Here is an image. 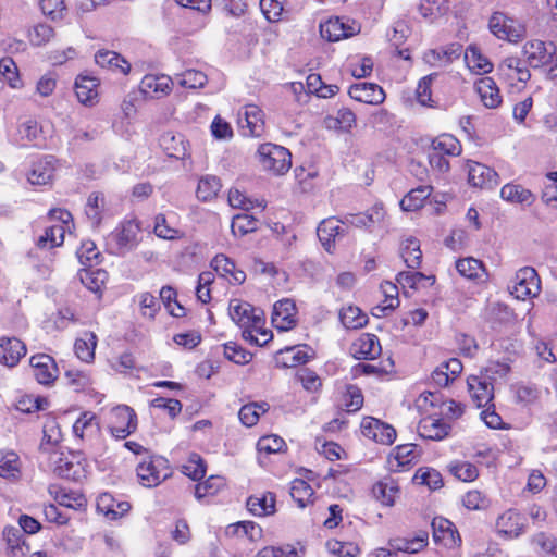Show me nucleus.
Segmentation results:
<instances>
[{
	"label": "nucleus",
	"mask_w": 557,
	"mask_h": 557,
	"mask_svg": "<svg viewBox=\"0 0 557 557\" xmlns=\"http://www.w3.org/2000/svg\"><path fill=\"white\" fill-rule=\"evenodd\" d=\"M500 74L510 79L525 83L530 79L531 74L524 62L517 57L505 58L498 66Z\"/></svg>",
	"instance_id": "nucleus-33"
},
{
	"label": "nucleus",
	"mask_w": 557,
	"mask_h": 557,
	"mask_svg": "<svg viewBox=\"0 0 557 557\" xmlns=\"http://www.w3.org/2000/svg\"><path fill=\"white\" fill-rule=\"evenodd\" d=\"M65 226L63 224H53L45 230V233L38 237L37 246L42 249H52L59 247L64 242Z\"/></svg>",
	"instance_id": "nucleus-52"
},
{
	"label": "nucleus",
	"mask_w": 557,
	"mask_h": 557,
	"mask_svg": "<svg viewBox=\"0 0 557 557\" xmlns=\"http://www.w3.org/2000/svg\"><path fill=\"white\" fill-rule=\"evenodd\" d=\"M72 432L74 437L82 442L91 444L97 441L101 430L96 413L91 411L82 412L73 423Z\"/></svg>",
	"instance_id": "nucleus-13"
},
{
	"label": "nucleus",
	"mask_w": 557,
	"mask_h": 557,
	"mask_svg": "<svg viewBox=\"0 0 557 557\" xmlns=\"http://www.w3.org/2000/svg\"><path fill=\"white\" fill-rule=\"evenodd\" d=\"M432 529L434 541L447 548L456 547L461 542L454 523L443 517H436L433 519Z\"/></svg>",
	"instance_id": "nucleus-23"
},
{
	"label": "nucleus",
	"mask_w": 557,
	"mask_h": 557,
	"mask_svg": "<svg viewBox=\"0 0 557 557\" xmlns=\"http://www.w3.org/2000/svg\"><path fill=\"white\" fill-rule=\"evenodd\" d=\"M385 211L382 205L373 206L366 213L352 214L345 218V222L356 227H371L384 220Z\"/></svg>",
	"instance_id": "nucleus-43"
},
{
	"label": "nucleus",
	"mask_w": 557,
	"mask_h": 557,
	"mask_svg": "<svg viewBox=\"0 0 557 557\" xmlns=\"http://www.w3.org/2000/svg\"><path fill=\"white\" fill-rule=\"evenodd\" d=\"M428 544V533L421 532L412 539L397 537L389 541L393 550L416 554L422 550Z\"/></svg>",
	"instance_id": "nucleus-45"
},
{
	"label": "nucleus",
	"mask_w": 557,
	"mask_h": 557,
	"mask_svg": "<svg viewBox=\"0 0 557 557\" xmlns=\"http://www.w3.org/2000/svg\"><path fill=\"white\" fill-rule=\"evenodd\" d=\"M108 429L116 440H124L137 429V416L126 406L119 405L109 411Z\"/></svg>",
	"instance_id": "nucleus-7"
},
{
	"label": "nucleus",
	"mask_w": 557,
	"mask_h": 557,
	"mask_svg": "<svg viewBox=\"0 0 557 557\" xmlns=\"http://www.w3.org/2000/svg\"><path fill=\"white\" fill-rule=\"evenodd\" d=\"M41 133L38 122L27 119L18 123L15 133L12 135L13 141L18 146H27L36 141Z\"/></svg>",
	"instance_id": "nucleus-41"
},
{
	"label": "nucleus",
	"mask_w": 557,
	"mask_h": 557,
	"mask_svg": "<svg viewBox=\"0 0 557 557\" xmlns=\"http://www.w3.org/2000/svg\"><path fill=\"white\" fill-rule=\"evenodd\" d=\"M413 481L417 484L425 485L433 491L441 488L444 484L440 471L430 467L419 468L413 476Z\"/></svg>",
	"instance_id": "nucleus-61"
},
{
	"label": "nucleus",
	"mask_w": 557,
	"mask_h": 557,
	"mask_svg": "<svg viewBox=\"0 0 557 557\" xmlns=\"http://www.w3.org/2000/svg\"><path fill=\"white\" fill-rule=\"evenodd\" d=\"M62 441V432L58 421L53 418L46 420L42 429V438L39 445L41 458L47 459L49 456L59 451Z\"/></svg>",
	"instance_id": "nucleus-20"
},
{
	"label": "nucleus",
	"mask_w": 557,
	"mask_h": 557,
	"mask_svg": "<svg viewBox=\"0 0 557 557\" xmlns=\"http://www.w3.org/2000/svg\"><path fill=\"white\" fill-rule=\"evenodd\" d=\"M523 55L531 67L541 70L550 78L557 77V47L552 42L530 40L523 46Z\"/></svg>",
	"instance_id": "nucleus-1"
},
{
	"label": "nucleus",
	"mask_w": 557,
	"mask_h": 557,
	"mask_svg": "<svg viewBox=\"0 0 557 557\" xmlns=\"http://www.w3.org/2000/svg\"><path fill=\"white\" fill-rule=\"evenodd\" d=\"M515 401L522 406L535 404L541 397L540 388L531 383H517L511 386Z\"/></svg>",
	"instance_id": "nucleus-49"
},
{
	"label": "nucleus",
	"mask_w": 557,
	"mask_h": 557,
	"mask_svg": "<svg viewBox=\"0 0 557 557\" xmlns=\"http://www.w3.org/2000/svg\"><path fill=\"white\" fill-rule=\"evenodd\" d=\"M467 67L474 74L482 75L493 71V63L485 57L476 46H469L465 51Z\"/></svg>",
	"instance_id": "nucleus-37"
},
{
	"label": "nucleus",
	"mask_w": 557,
	"mask_h": 557,
	"mask_svg": "<svg viewBox=\"0 0 557 557\" xmlns=\"http://www.w3.org/2000/svg\"><path fill=\"white\" fill-rule=\"evenodd\" d=\"M349 96L367 104L377 106L384 102L385 92L381 86L375 83L361 82L350 86Z\"/></svg>",
	"instance_id": "nucleus-22"
},
{
	"label": "nucleus",
	"mask_w": 557,
	"mask_h": 557,
	"mask_svg": "<svg viewBox=\"0 0 557 557\" xmlns=\"http://www.w3.org/2000/svg\"><path fill=\"white\" fill-rule=\"evenodd\" d=\"M238 124L246 136L259 137L264 131V114L256 104H247L238 112Z\"/></svg>",
	"instance_id": "nucleus-14"
},
{
	"label": "nucleus",
	"mask_w": 557,
	"mask_h": 557,
	"mask_svg": "<svg viewBox=\"0 0 557 557\" xmlns=\"http://www.w3.org/2000/svg\"><path fill=\"white\" fill-rule=\"evenodd\" d=\"M172 79L166 75H146L139 85L147 98H160L171 91Z\"/></svg>",
	"instance_id": "nucleus-29"
},
{
	"label": "nucleus",
	"mask_w": 557,
	"mask_h": 557,
	"mask_svg": "<svg viewBox=\"0 0 557 557\" xmlns=\"http://www.w3.org/2000/svg\"><path fill=\"white\" fill-rule=\"evenodd\" d=\"M372 494L382 505L392 507L399 495L398 483L392 478H384L373 485Z\"/></svg>",
	"instance_id": "nucleus-36"
},
{
	"label": "nucleus",
	"mask_w": 557,
	"mask_h": 557,
	"mask_svg": "<svg viewBox=\"0 0 557 557\" xmlns=\"http://www.w3.org/2000/svg\"><path fill=\"white\" fill-rule=\"evenodd\" d=\"M46 460L48 468L60 478L81 481L86 476L85 462L79 454L58 451Z\"/></svg>",
	"instance_id": "nucleus-3"
},
{
	"label": "nucleus",
	"mask_w": 557,
	"mask_h": 557,
	"mask_svg": "<svg viewBox=\"0 0 557 557\" xmlns=\"http://www.w3.org/2000/svg\"><path fill=\"white\" fill-rule=\"evenodd\" d=\"M462 363L457 358H450L440 363L431 374V379L438 387H446L462 372Z\"/></svg>",
	"instance_id": "nucleus-27"
},
{
	"label": "nucleus",
	"mask_w": 557,
	"mask_h": 557,
	"mask_svg": "<svg viewBox=\"0 0 557 557\" xmlns=\"http://www.w3.org/2000/svg\"><path fill=\"white\" fill-rule=\"evenodd\" d=\"M491 33L500 40L519 42L527 35L525 25L518 18L504 12H494L488 20Z\"/></svg>",
	"instance_id": "nucleus-4"
},
{
	"label": "nucleus",
	"mask_w": 557,
	"mask_h": 557,
	"mask_svg": "<svg viewBox=\"0 0 557 557\" xmlns=\"http://www.w3.org/2000/svg\"><path fill=\"white\" fill-rule=\"evenodd\" d=\"M97 87V78L79 75L75 81V94L78 101L85 106L95 104L98 98Z\"/></svg>",
	"instance_id": "nucleus-35"
},
{
	"label": "nucleus",
	"mask_w": 557,
	"mask_h": 557,
	"mask_svg": "<svg viewBox=\"0 0 557 557\" xmlns=\"http://www.w3.org/2000/svg\"><path fill=\"white\" fill-rule=\"evenodd\" d=\"M350 355L358 360H372L381 355L382 347L376 335L362 333L349 348Z\"/></svg>",
	"instance_id": "nucleus-15"
},
{
	"label": "nucleus",
	"mask_w": 557,
	"mask_h": 557,
	"mask_svg": "<svg viewBox=\"0 0 557 557\" xmlns=\"http://www.w3.org/2000/svg\"><path fill=\"white\" fill-rule=\"evenodd\" d=\"M361 26L358 22L332 17L320 24L321 37L329 41H339L359 34Z\"/></svg>",
	"instance_id": "nucleus-8"
},
{
	"label": "nucleus",
	"mask_w": 557,
	"mask_h": 557,
	"mask_svg": "<svg viewBox=\"0 0 557 557\" xmlns=\"http://www.w3.org/2000/svg\"><path fill=\"white\" fill-rule=\"evenodd\" d=\"M400 256L408 268H419L422 260L420 242L412 236L405 238L400 244Z\"/></svg>",
	"instance_id": "nucleus-44"
},
{
	"label": "nucleus",
	"mask_w": 557,
	"mask_h": 557,
	"mask_svg": "<svg viewBox=\"0 0 557 557\" xmlns=\"http://www.w3.org/2000/svg\"><path fill=\"white\" fill-rule=\"evenodd\" d=\"M221 189L220 178L214 175H205L199 178L196 196L201 201L215 198Z\"/></svg>",
	"instance_id": "nucleus-54"
},
{
	"label": "nucleus",
	"mask_w": 557,
	"mask_h": 557,
	"mask_svg": "<svg viewBox=\"0 0 557 557\" xmlns=\"http://www.w3.org/2000/svg\"><path fill=\"white\" fill-rule=\"evenodd\" d=\"M21 474V461L18 456L10 450H0V476L17 479Z\"/></svg>",
	"instance_id": "nucleus-53"
},
{
	"label": "nucleus",
	"mask_w": 557,
	"mask_h": 557,
	"mask_svg": "<svg viewBox=\"0 0 557 557\" xmlns=\"http://www.w3.org/2000/svg\"><path fill=\"white\" fill-rule=\"evenodd\" d=\"M211 264L221 276L226 277L236 284H242L246 280L245 272L236 269L234 261L225 255L215 256Z\"/></svg>",
	"instance_id": "nucleus-39"
},
{
	"label": "nucleus",
	"mask_w": 557,
	"mask_h": 557,
	"mask_svg": "<svg viewBox=\"0 0 557 557\" xmlns=\"http://www.w3.org/2000/svg\"><path fill=\"white\" fill-rule=\"evenodd\" d=\"M436 416L437 412L434 411L420 420L417 431L421 437L441 441L449 434L450 424Z\"/></svg>",
	"instance_id": "nucleus-16"
},
{
	"label": "nucleus",
	"mask_w": 557,
	"mask_h": 557,
	"mask_svg": "<svg viewBox=\"0 0 557 557\" xmlns=\"http://www.w3.org/2000/svg\"><path fill=\"white\" fill-rule=\"evenodd\" d=\"M531 542L544 557H557V540L553 535L540 532L532 536Z\"/></svg>",
	"instance_id": "nucleus-64"
},
{
	"label": "nucleus",
	"mask_w": 557,
	"mask_h": 557,
	"mask_svg": "<svg viewBox=\"0 0 557 557\" xmlns=\"http://www.w3.org/2000/svg\"><path fill=\"white\" fill-rule=\"evenodd\" d=\"M296 305L290 299H282L274 304L271 317L272 324L278 331H288L296 325Z\"/></svg>",
	"instance_id": "nucleus-18"
},
{
	"label": "nucleus",
	"mask_w": 557,
	"mask_h": 557,
	"mask_svg": "<svg viewBox=\"0 0 557 557\" xmlns=\"http://www.w3.org/2000/svg\"><path fill=\"white\" fill-rule=\"evenodd\" d=\"M462 47L450 44L440 49H432L424 53V61L431 66H446L461 55Z\"/></svg>",
	"instance_id": "nucleus-31"
},
{
	"label": "nucleus",
	"mask_w": 557,
	"mask_h": 557,
	"mask_svg": "<svg viewBox=\"0 0 557 557\" xmlns=\"http://www.w3.org/2000/svg\"><path fill=\"white\" fill-rule=\"evenodd\" d=\"M345 221L338 220L334 216L324 219L317 228V235L323 248L327 252L335 249L336 239L343 237L345 234Z\"/></svg>",
	"instance_id": "nucleus-17"
},
{
	"label": "nucleus",
	"mask_w": 557,
	"mask_h": 557,
	"mask_svg": "<svg viewBox=\"0 0 557 557\" xmlns=\"http://www.w3.org/2000/svg\"><path fill=\"white\" fill-rule=\"evenodd\" d=\"M139 226L133 221L123 222L109 236V246L113 253L124 255L137 245Z\"/></svg>",
	"instance_id": "nucleus-9"
},
{
	"label": "nucleus",
	"mask_w": 557,
	"mask_h": 557,
	"mask_svg": "<svg viewBox=\"0 0 557 557\" xmlns=\"http://www.w3.org/2000/svg\"><path fill=\"white\" fill-rule=\"evenodd\" d=\"M131 509L128 502L116 500L110 493H102L97 498V510L109 520H116Z\"/></svg>",
	"instance_id": "nucleus-28"
},
{
	"label": "nucleus",
	"mask_w": 557,
	"mask_h": 557,
	"mask_svg": "<svg viewBox=\"0 0 557 557\" xmlns=\"http://www.w3.org/2000/svg\"><path fill=\"white\" fill-rule=\"evenodd\" d=\"M276 498L271 492H261L251 495L246 506L250 513L257 517H267L275 512Z\"/></svg>",
	"instance_id": "nucleus-30"
},
{
	"label": "nucleus",
	"mask_w": 557,
	"mask_h": 557,
	"mask_svg": "<svg viewBox=\"0 0 557 557\" xmlns=\"http://www.w3.org/2000/svg\"><path fill=\"white\" fill-rule=\"evenodd\" d=\"M97 335L94 332H84L74 344V350L77 358L86 363H90L95 359V350L97 347Z\"/></svg>",
	"instance_id": "nucleus-42"
},
{
	"label": "nucleus",
	"mask_w": 557,
	"mask_h": 557,
	"mask_svg": "<svg viewBox=\"0 0 557 557\" xmlns=\"http://www.w3.org/2000/svg\"><path fill=\"white\" fill-rule=\"evenodd\" d=\"M49 493L54 497L60 506L72 508V509H81L85 507L86 499L81 494H71L65 490L51 485L49 487Z\"/></svg>",
	"instance_id": "nucleus-55"
},
{
	"label": "nucleus",
	"mask_w": 557,
	"mask_h": 557,
	"mask_svg": "<svg viewBox=\"0 0 557 557\" xmlns=\"http://www.w3.org/2000/svg\"><path fill=\"white\" fill-rule=\"evenodd\" d=\"M503 200L510 203L531 206L535 201V195L521 185L508 183L500 189Z\"/></svg>",
	"instance_id": "nucleus-40"
},
{
	"label": "nucleus",
	"mask_w": 557,
	"mask_h": 557,
	"mask_svg": "<svg viewBox=\"0 0 557 557\" xmlns=\"http://www.w3.org/2000/svg\"><path fill=\"white\" fill-rule=\"evenodd\" d=\"M268 410L269 405L267 403H251L240 408L238 417L244 425L253 426L257 424L260 414L265 413Z\"/></svg>",
	"instance_id": "nucleus-62"
},
{
	"label": "nucleus",
	"mask_w": 557,
	"mask_h": 557,
	"mask_svg": "<svg viewBox=\"0 0 557 557\" xmlns=\"http://www.w3.org/2000/svg\"><path fill=\"white\" fill-rule=\"evenodd\" d=\"M495 529L502 537L517 539L525 531V519L516 509H507L497 517Z\"/></svg>",
	"instance_id": "nucleus-11"
},
{
	"label": "nucleus",
	"mask_w": 557,
	"mask_h": 557,
	"mask_svg": "<svg viewBox=\"0 0 557 557\" xmlns=\"http://www.w3.org/2000/svg\"><path fill=\"white\" fill-rule=\"evenodd\" d=\"M54 173V163L52 157H45L33 163L27 174V180L32 185H46L51 182Z\"/></svg>",
	"instance_id": "nucleus-34"
},
{
	"label": "nucleus",
	"mask_w": 557,
	"mask_h": 557,
	"mask_svg": "<svg viewBox=\"0 0 557 557\" xmlns=\"http://www.w3.org/2000/svg\"><path fill=\"white\" fill-rule=\"evenodd\" d=\"M468 182L474 187L493 188L498 185V174L485 164L469 162Z\"/></svg>",
	"instance_id": "nucleus-25"
},
{
	"label": "nucleus",
	"mask_w": 557,
	"mask_h": 557,
	"mask_svg": "<svg viewBox=\"0 0 557 557\" xmlns=\"http://www.w3.org/2000/svg\"><path fill=\"white\" fill-rule=\"evenodd\" d=\"M420 14L429 22H435L449 12L448 0H420Z\"/></svg>",
	"instance_id": "nucleus-46"
},
{
	"label": "nucleus",
	"mask_w": 557,
	"mask_h": 557,
	"mask_svg": "<svg viewBox=\"0 0 557 557\" xmlns=\"http://www.w3.org/2000/svg\"><path fill=\"white\" fill-rule=\"evenodd\" d=\"M431 151L443 156L456 157L461 153V145L455 136L443 134L433 139Z\"/></svg>",
	"instance_id": "nucleus-51"
},
{
	"label": "nucleus",
	"mask_w": 557,
	"mask_h": 557,
	"mask_svg": "<svg viewBox=\"0 0 557 557\" xmlns=\"http://www.w3.org/2000/svg\"><path fill=\"white\" fill-rule=\"evenodd\" d=\"M33 374L38 383L48 385L58 377V368L52 357L46 354H38L30 357Z\"/></svg>",
	"instance_id": "nucleus-21"
},
{
	"label": "nucleus",
	"mask_w": 557,
	"mask_h": 557,
	"mask_svg": "<svg viewBox=\"0 0 557 557\" xmlns=\"http://www.w3.org/2000/svg\"><path fill=\"white\" fill-rule=\"evenodd\" d=\"M3 539L7 543V552L11 557H23L28 550L21 530L15 527L4 528Z\"/></svg>",
	"instance_id": "nucleus-47"
},
{
	"label": "nucleus",
	"mask_w": 557,
	"mask_h": 557,
	"mask_svg": "<svg viewBox=\"0 0 557 557\" xmlns=\"http://www.w3.org/2000/svg\"><path fill=\"white\" fill-rule=\"evenodd\" d=\"M95 61L103 69H109L124 75L128 74L131 70V64L122 55L111 50H99L95 54Z\"/></svg>",
	"instance_id": "nucleus-38"
},
{
	"label": "nucleus",
	"mask_w": 557,
	"mask_h": 557,
	"mask_svg": "<svg viewBox=\"0 0 557 557\" xmlns=\"http://www.w3.org/2000/svg\"><path fill=\"white\" fill-rule=\"evenodd\" d=\"M79 278L85 287L94 293H98L103 287L108 273L101 269H84L79 272Z\"/></svg>",
	"instance_id": "nucleus-60"
},
{
	"label": "nucleus",
	"mask_w": 557,
	"mask_h": 557,
	"mask_svg": "<svg viewBox=\"0 0 557 557\" xmlns=\"http://www.w3.org/2000/svg\"><path fill=\"white\" fill-rule=\"evenodd\" d=\"M228 313L231 319L242 329L243 333L251 325L259 327L262 311L248 302L234 299L230 302Z\"/></svg>",
	"instance_id": "nucleus-12"
},
{
	"label": "nucleus",
	"mask_w": 557,
	"mask_h": 557,
	"mask_svg": "<svg viewBox=\"0 0 557 557\" xmlns=\"http://www.w3.org/2000/svg\"><path fill=\"white\" fill-rule=\"evenodd\" d=\"M341 321L346 329H360L368 322L367 314L355 306H348L342 309L339 313Z\"/></svg>",
	"instance_id": "nucleus-63"
},
{
	"label": "nucleus",
	"mask_w": 557,
	"mask_h": 557,
	"mask_svg": "<svg viewBox=\"0 0 557 557\" xmlns=\"http://www.w3.org/2000/svg\"><path fill=\"white\" fill-rule=\"evenodd\" d=\"M475 90L483 106L488 109H496L502 103L499 88L492 77H482L475 83Z\"/></svg>",
	"instance_id": "nucleus-32"
},
{
	"label": "nucleus",
	"mask_w": 557,
	"mask_h": 557,
	"mask_svg": "<svg viewBox=\"0 0 557 557\" xmlns=\"http://www.w3.org/2000/svg\"><path fill=\"white\" fill-rule=\"evenodd\" d=\"M104 205L106 201L102 194L92 193L89 195L85 206V214L92 226L97 227L100 225Z\"/></svg>",
	"instance_id": "nucleus-56"
},
{
	"label": "nucleus",
	"mask_w": 557,
	"mask_h": 557,
	"mask_svg": "<svg viewBox=\"0 0 557 557\" xmlns=\"http://www.w3.org/2000/svg\"><path fill=\"white\" fill-rule=\"evenodd\" d=\"M314 492L312 487L304 480L296 479L292 482L290 496L297 503L299 508H305L313 503Z\"/></svg>",
	"instance_id": "nucleus-58"
},
{
	"label": "nucleus",
	"mask_w": 557,
	"mask_h": 557,
	"mask_svg": "<svg viewBox=\"0 0 557 557\" xmlns=\"http://www.w3.org/2000/svg\"><path fill=\"white\" fill-rule=\"evenodd\" d=\"M159 144L170 158L183 159L186 154V148L181 135L176 136L171 132H166L160 137Z\"/></svg>",
	"instance_id": "nucleus-50"
},
{
	"label": "nucleus",
	"mask_w": 557,
	"mask_h": 557,
	"mask_svg": "<svg viewBox=\"0 0 557 557\" xmlns=\"http://www.w3.org/2000/svg\"><path fill=\"white\" fill-rule=\"evenodd\" d=\"M140 484L145 487H154L170 476L169 462L161 456L145 458L136 468Z\"/></svg>",
	"instance_id": "nucleus-6"
},
{
	"label": "nucleus",
	"mask_w": 557,
	"mask_h": 557,
	"mask_svg": "<svg viewBox=\"0 0 557 557\" xmlns=\"http://www.w3.org/2000/svg\"><path fill=\"white\" fill-rule=\"evenodd\" d=\"M257 154L261 168L273 175H284L292 166V153L283 146L264 143L259 146Z\"/></svg>",
	"instance_id": "nucleus-2"
},
{
	"label": "nucleus",
	"mask_w": 557,
	"mask_h": 557,
	"mask_svg": "<svg viewBox=\"0 0 557 557\" xmlns=\"http://www.w3.org/2000/svg\"><path fill=\"white\" fill-rule=\"evenodd\" d=\"M419 453L413 444L396 446L387 458V468L392 472H401L417 461Z\"/></svg>",
	"instance_id": "nucleus-19"
},
{
	"label": "nucleus",
	"mask_w": 557,
	"mask_h": 557,
	"mask_svg": "<svg viewBox=\"0 0 557 557\" xmlns=\"http://www.w3.org/2000/svg\"><path fill=\"white\" fill-rule=\"evenodd\" d=\"M508 289L516 299L534 298L541 292V278L534 268L523 267L516 272Z\"/></svg>",
	"instance_id": "nucleus-5"
},
{
	"label": "nucleus",
	"mask_w": 557,
	"mask_h": 557,
	"mask_svg": "<svg viewBox=\"0 0 557 557\" xmlns=\"http://www.w3.org/2000/svg\"><path fill=\"white\" fill-rule=\"evenodd\" d=\"M432 187L429 185L411 189L400 201L404 211H417L421 209L425 200L431 196Z\"/></svg>",
	"instance_id": "nucleus-48"
},
{
	"label": "nucleus",
	"mask_w": 557,
	"mask_h": 557,
	"mask_svg": "<svg viewBox=\"0 0 557 557\" xmlns=\"http://www.w3.org/2000/svg\"><path fill=\"white\" fill-rule=\"evenodd\" d=\"M467 384L471 398L479 408L488 406L493 401L494 387L487 379L471 375L468 377Z\"/></svg>",
	"instance_id": "nucleus-24"
},
{
	"label": "nucleus",
	"mask_w": 557,
	"mask_h": 557,
	"mask_svg": "<svg viewBox=\"0 0 557 557\" xmlns=\"http://www.w3.org/2000/svg\"><path fill=\"white\" fill-rule=\"evenodd\" d=\"M456 269L461 276L469 280L482 278L485 272L483 263L471 257L459 259L456 262Z\"/></svg>",
	"instance_id": "nucleus-59"
},
{
	"label": "nucleus",
	"mask_w": 557,
	"mask_h": 557,
	"mask_svg": "<svg viewBox=\"0 0 557 557\" xmlns=\"http://www.w3.org/2000/svg\"><path fill=\"white\" fill-rule=\"evenodd\" d=\"M361 433L364 437L382 445H392L396 440V430L379 419L366 417L361 421Z\"/></svg>",
	"instance_id": "nucleus-10"
},
{
	"label": "nucleus",
	"mask_w": 557,
	"mask_h": 557,
	"mask_svg": "<svg viewBox=\"0 0 557 557\" xmlns=\"http://www.w3.org/2000/svg\"><path fill=\"white\" fill-rule=\"evenodd\" d=\"M397 282L404 288L409 287L418 289L421 287H428L434 284L435 277L432 275H424L421 272H400L397 275Z\"/></svg>",
	"instance_id": "nucleus-57"
},
{
	"label": "nucleus",
	"mask_w": 557,
	"mask_h": 557,
	"mask_svg": "<svg viewBox=\"0 0 557 557\" xmlns=\"http://www.w3.org/2000/svg\"><path fill=\"white\" fill-rule=\"evenodd\" d=\"M26 354L25 344L16 337L0 338V364L15 367Z\"/></svg>",
	"instance_id": "nucleus-26"
}]
</instances>
